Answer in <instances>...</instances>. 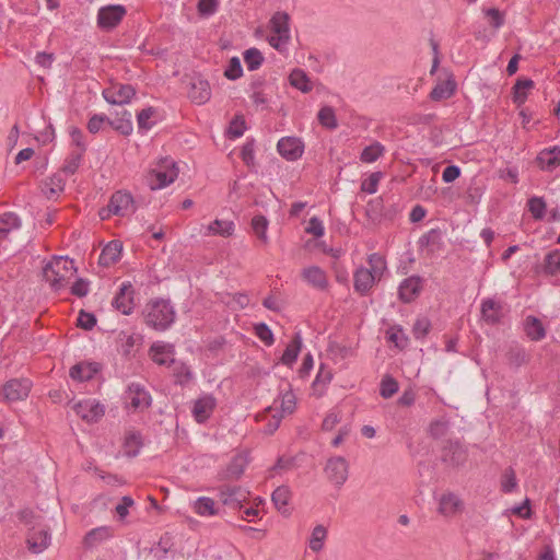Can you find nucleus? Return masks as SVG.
<instances>
[{"label": "nucleus", "instance_id": "57", "mask_svg": "<svg viewBox=\"0 0 560 560\" xmlns=\"http://www.w3.org/2000/svg\"><path fill=\"white\" fill-rule=\"evenodd\" d=\"M382 177V172H374L370 174V176L361 183V190L368 194H375Z\"/></svg>", "mask_w": 560, "mask_h": 560}, {"label": "nucleus", "instance_id": "32", "mask_svg": "<svg viewBox=\"0 0 560 560\" xmlns=\"http://www.w3.org/2000/svg\"><path fill=\"white\" fill-rule=\"evenodd\" d=\"M545 276L555 277L560 275V249H552L546 254L541 265Z\"/></svg>", "mask_w": 560, "mask_h": 560}, {"label": "nucleus", "instance_id": "22", "mask_svg": "<svg viewBox=\"0 0 560 560\" xmlns=\"http://www.w3.org/2000/svg\"><path fill=\"white\" fill-rule=\"evenodd\" d=\"M153 362L159 365H171L174 360V347L165 342H154L150 348Z\"/></svg>", "mask_w": 560, "mask_h": 560}, {"label": "nucleus", "instance_id": "26", "mask_svg": "<svg viewBox=\"0 0 560 560\" xmlns=\"http://www.w3.org/2000/svg\"><path fill=\"white\" fill-rule=\"evenodd\" d=\"M67 177L61 172L55 173L45 182L44 194L48 199L57 198L66 186Z\"/></svg>", "mask_w": 560, "mask_h": 560}, {"label": "nucleus", "instance_id": "56", "mask_svg": "<svg viewBox=\"0 0 560 560\" xmlns=\"http://www.w3.org/2000/svg\"><path fill=\"white\" fill-rule=\"evenodd\" d=\"M156 113L155 108L147 107L140 110L137 115V121L139 129L149 130L152 128L153 122L150 120Z\"/></svg>", "mask_w": 560, "mask_h": 560}, {"label": "nucleus", "instance_id": "55", "mask_svg": "<svg viewBox=\"0 0 560 560\" xmlns=\"http://www.w3.org/2000/svg\"><path fill=\"white\" fill-rule=\"evenodd\" d=\"M220 5V0H199L197 11L200 16L209 18L213 15Z\"/></svg>", "mask_w": 560, "mask_h": 560}, {"label": "nucleus", "instance_id": "13", "mask_svg": "<svg viewBox=\"0 0 560 560\" xmlns=\"http://www.w3.org/2000/svg\"><path fill=\"white\" fill-rule=\"evenodd\" d=\"M26 544L28 550L33 553L43 552L50 544V534L48 528L38 526H32L28 529Z\"/></svg>", "mask_w": 560, "mask_h": 560}, {"label": "nucleus", "instance_id": "24", "mask_svg": "<svg viewBox=\"0 0 560 560\" xmlns=\"http://www.w3.org/2000/svg\"><path fill=\"white\" fill-rule=\"evenodd\" d=\"M375 278L368 268H358L353 275L354 290L361 295H365L373 287Z\"/></svg>", "mask_w": 560, "mask_h": 560}, {"label": "nucleus", "instance_id": "4", "mask_svg": "<svg viewBox=\"0 0 560 560\" xmlns=\"http://www.w3.org/2000/svg\"><path fill=\"white\" fill-rule=\"evenodd\" d=\"M269 45L280 52L285 51L291 40L290 15L283 11L276 12L269 20Z\"/></svg>", "mask_w": 560, "mask_h": 560}, {"label": "nucleus", "instance_id": "14", "mask_svg": "<svg viewBox=\"0 0 560 560\" xmlns=\"http://www.w3.org/2000/svg\"><path fill=\"white\" fill-rule=\"evenodd\" d=\"M279 154L288 161L299 160L304 152V143L296 137H283L277 143Z\"/></svg>", "mask_w": 560, "mask_h": 560}, {"label": "nucleus", "instance_id": "20", "mask_svg": "<svg viewBox=\"0 0 560 560\" xmlns=\"http://www.w3.org/2000/svg\"><path fill=\"white\" fill-rule=\"evenodd\" d=\"M188 96L195 104H206L211 97V89L209 82L201 78L192 79Z\"/></svg>", "mask_w": 560, "mask_h": 560}, {"label": "nucleus", "instance_id": "8", "mask_svg": "<svg viewBox=\"0 0 560 560\" xmlns=\"http://www.w3.org/2000/svg\"><path fill=\"white\" fill-rule=\"evenodd\" d=\"M126 8L121 4L102 7L97 12V25L102 30H113L126 15Z\"/></svg>", "mask_w": 560, "mask_h": 560}, {"label": "nucleus", "instance_id": "28", "mask_svg": "<svg viewBox=\"0 0 560 560\" xmlns=\"http://www.w3.org/2000/svg\"><path fill=\"white\" fill-rule=\"evenodd\" d=\"M456 82L450 77L447 80L439 82L431 91L430 98L434 102L447 100L455 93Z\"/></svg>", "mask_w": 560, "mask_h": 560}, {"label": "nucleus", "instance_id": "44", "mask_svg": "<svg viewBox=\"0 0 560 560\" xmlns=\"http://www.w3.org/2000/svg\"><path fill=\"white\" fill-rule=\"evenodd\" d=\"M83 153L73 151L71 152L65 160L63 166L59 172L63 173V175L70 176L73 175L81 165Z\"/></svg>", "mask_w": 560, "mask_h": 560}, {"label": "nucleus", "instance_id": "61", "mask_svg": "<svg viewBox=\"0 0 560 560\" xmlns=\"http://www.w3.org/2000/svg\"><path fill=\"white\" fill-rule=\"evenodd\" d=\"M104 124L108 125V117L105 114H94L88 121V130L91 133H97Z\"/></svg>", "mask_w": 560, "mask_h": 560}, {"label": "nucleus", "instance_id": "58", "mask_svg": "<svg viewBox=\"0 0 560 560\" xmlns=\"http://www.w3.org/2000/svg\"><path fill=\"white\" fill-rule=\"evenodd\" d=\"M243 74V68H242V65H241V61L237 57H233L225 71H224V75L229 79V80H236L238 78H241Z\"/></svg>", "mask_w": 560, "mask_h": 560}, {"label": "nucleus", "instance_id": "35", "mask_svg": "<svg viewBox=\"0 0 560 560\" xmlns=\"http://www.w3.org/2000/svg\"><path fill=\"white\" fill-rule=\"evenodd\" d=\"M443 234L440 229H431L419 238L420 247H428L430 252H435L443 244Z\"/></svg>", "mask_w": 560, "mask_h": 560}, {"label": "nucleus", "instance_id": "6", "mask_svg": "<svg viewBox=\"0 0 560 560\" xmlns=\"http://www.w3.org/2000/svg\"><path fill=\"white\" fill-rule=\"evenodd\" d=\"M327 479L337 488L346 483L349 477V463L342 456L329 457L324 467Z\"/></svg>", "mask_w": 560, "mask_h": 560}, {"label": "nucleus", "instance_id": "42", "mask_svg": "<svg viewBox=\"0 0 560 560\" xmlns=\"http://www.w3.org/2000/svg\"><path fill=\"white\" fill-rule=\"evenodd\" d=\"M275 506L283 514L288 512L287 505L290 500V489L287 486L278 487L271 495Z\"/></svg>", "mask_w": 560, "mask_h": 560}, {"label": "nucleus", "instance_id": "59", "mask_svg": "<svg viewBox=\"0 0 560 560\" xmlns=\"http://www.w3.org/2000/svg\"><path fill=\"white\" fill-rule=\"evenodd\" d=\"M246 130L245 120L242 116H236L230 124L229 136L232 139L240 138Z\"/></svg>", "mask_w": 560, "mask_h": 560}, {"label": "nucleus", "instance_id": "64", "mask_svg": "<svg viewBox=\"0 0 560 560\" xmlns=\"http://www.w3.org/2000/svg\"><path fill=\"white\" fill-rule=\"evenodd\" d=\"M96 325V317L92 313L80 311L78 316V326L85 330H91Z\"/></svg>", "mask_w": 560, "mask_h": 560}, {"label": "nucleus", "instance_id": "50", "mask_svg": "<svg viewBox=\"0 0 560 560\" xmlns=\"http://www.w3.org/2000/svg\"><path fill=\"white\" fill-rule=\"evenodd\" d=\"M398 388L399 386L397 381L394 377L386 375L381 382L380 395L383 398L388 399L398 392Z\"/></svg>", "mask_w": 560, "mask_h": 560}, {"label": "nucleus", "instance_id": "52", "mask_svg": "<svg viewBox=\"0 0 560 560\" xmlns=\"http://www.w3.org/2000/svg\"><path fill=\"white\" fill-rule=\"evenodd\" d=\"M387 340L393 342L397 348L404 349L407 346L408 338L404 334L402 329L397 326L390 327L387 332Z\"/></svg>", "mask_w": 560, "mask_h": 560}, {"label": "nucleus", "instance_id": "19", "mask_svg": "<svg viewBox=\"0 0 560 560\" xmlns=\"http://www.w3.org/2000/svg\"><path fill=\"white\" fill-rule=\"evenodd\" d=\"M421 289L422 279L418 276H411L400 283L398 288L399 299L404 303H410L420 294Z\"/></svg>", "mask_w": 560, "mask_h": 560}, {"label": "nucleus", "instance_id": "18", "mask_svg": "<svg viewBox=\"0 0 560 560\" xmlns=\"http://www.w3.org/2000/svg\"><path fill=\"white\" fill-rule=\"evenodd\" d=\"M217 401L212 395H205L198 398L192 406L191 412L198 423H205L212 415Z\"/></svg>", "mask_w": 560, "mask_h": 560}, {"label": "nucleus", "instance_id": "63", "mask_svg": "<svg viewBox=\"0 0 560 560\" xmlns=\"http://www.w3.org/2000/svg\"><path fill=\"white\" fill-rule=\"evenodd\" d=\"M430 327H431V323L427 317L418 318L416 320V323L413 324V328H412L415 337L417 339L423 338L424 336L428 335Z\"/></svg>", "mask_w": 560, "mask_h": 560}, {"label": "nucleus", "instance_id": "36", "mask_svg": "<svg viewBox=\"0 0 560 560\" xmlns=\"http://www.w3.org/2000/svg\"><path fill=\"white\" fill-rule=\"evenodd\" d=\"M108 125L122 136H129L133 129L131 114L126 109L121 112V116H118L114 119L108 117Z\"/></svg>", "mask_w": 560, "mask_h": 560}, {"label": "nucleus", "instance_id": "29", "mask_svg": "<svg viewBox=\"0 0 560 560\" xmlns=\"http://www.w3.org/2000/svg\"><path fill=\"white\" fill-rule=\"evenodd\" d=\"M301 347H302V337H301V334L300 332H296L292 340L290 341V343L287 346L281 359H280V362L283 364V365H287V366H292L298 357H299V353L301 351Z\"/></svg>", "mask_w": 560, "mask_h": 560}, {"label": "nucleus", "instance_id": "34", "mask_svg": "<svg viewBox=\"0 0 560 560\" xmlns=\"http://www.w3.org/2000/svg\"><path fill=\"white\" fill-rule=\"evenodd\" d=\"M97 372L96 364L93 363H78L70 369V377L79 382L91 380Z\"/></svg>", "mask_w": 560, "mask_h": 560}, {"label": "nucleus", "instance_id": "41", "mask_svg": "<svg viewBox=\"0 0 560 560\" xmlns=\"http://www.w3.org/2000/svg\"><path fill=\"white\" fill-rule=\"evenodd\" d=\"M317 119L323 127L329 130L338 128L336 113L331 106H323L317 114Z\"/></svg>", "mask_w": 560, "mask_h": 560}, {"label": "nucleus", "instance_id": "46", "mask_svg": "<svg viewBox=\"0 0 560 560\" xmlns=\"http://www.w3.org/2000/svg\"><path fill=\"white\" fill-rule=\"evenodd\" d=\"M327 537V529L323 525H317L313 528L308 546L311 550L318 552L324 547V541Z\"/></svg>", "mask_w": 560, "mask_h": 560}, {"label": "nucleus", "instance_id": "39", "mask_svg": "<svg viewBox=\"0 0 560 560\" xmlns=\"http://www.w3.org/2000/svg\"><path fill=\"white\" fill-rule=\"evenodd\" d=\"M385 153V147L378 142L374 141L372 144L365 147L361 154L360 160L363 163H374Z\"/></svg>", "mask_w": 560, "mask_h": 560}, {"label": "nucleus", "instance_id": "40", "mask_svg": "<svg viewBox=\"0 0 560 560\" xmlns=\"http://www.w3.org/2000/svg\"><path fill=\"white\" fill-rule=\"evenodd\" d=\"M234 228L235 225L232 221L217 219L208 225L207 230L208 234L229 237L233 234Z\"/></svg>", "mask_w": 560, "mask_h": 560}, {"label": "nucleus", "instance_id": "5", "mask_svg": "<svg viewBox=\"0 0 560 560\" xmlns=\"http://www.w3.org/2000/svg\"><path fill=\"white\" fill-rule=\"evenodd\" d=\"M135 210L133 197L127 191H116L112 195L107 208L100 211L103 220L108 219L110 214L125 217Z\"/></svg>", "mask_w": 560, "mask_h": 560}, {"label": "nucleus", "instance_id": "27", "mask_svg": "<svg viewBox=\"0 0 560 560\" xmlns=\"http://www.w3.org/2000/svg\"><path fill=\"white\" fill-rule=\"evenodd\" d=\"M524 331L533 341H539L546 337V329L539 318L528 315L524 319Z\"/></svg>", "mask_w": 560, "mask_h": 560}, {"label": "nucleus", "instance_id": "12", "mask_svg": "<svg viewBox=\"0 0 560 560\" xmlns=\"http://www.w3.org/2000/svg\"><path fill=\"white\" fill-rule=\"evenodd\" d=\"M75 413L89 423L97 422L105 413V408L95 399H85L73 406Z\"/></svg>", "mask_w": 560, "mask_h": 560}, {"label": "nucleus", "instance_id": "16", "mask_svg": "<svg viewBox=\"0 0 560 560\" xmlns=\"http://www.w3.org/2000/svg\"><path fill=\"white\" fill-rule=\"evenodd\" d=\"M464 509V502L454 492H444L439 498L438 511L445 517H452L460 513Z\"/></svg>", "mask_w": 560, "mask_h": 560}, {"label": "nucleus", "instance_id": "31", "mask_svg": "<svg viewBox=\"0 0 560 560\" xmlns=\"http://www.w3.org/2000/svg\"><path fill=\"white\" fill-rule=\"evenodd\" d=\"M192 510L202 517L214 516L219 514V509L213 499L209 497H199L192 503Z\"/></svg>", "mask_w": 560, "mask_h": 560}, {"label": "nucleus", "instance_id": "2", "mask_svg": "<svg viewBox=\"0 0 560 560\" xmlns=\"http://www.w3.org/2000/svg\"><path fill=\"white\" fill-rule=\"evenodd\" d=\"M75 272L77 268L72 259L57 256L43 268V278L49 283L52 290L59 291L67 285L68 280Z\"/></svg>", "mask_w": 560, "mask_h": 560}, {"label": "nucleus", "instance_id": "48", "mask_svg": "<svg viewBox=\"0 0 560 560\" xmlns=\"http://www.w3.org/2000/svg\"><path fill=\"white\" fill-rule=\"evenodd\" d=\"M110 530L108 527H97L90 530L85 535V544L90 547L95 546L110 537Z\"/></svg>", "mask_w": 560, "mask_h": 560}, {"label": "nucleus", "instance_id": "45", "mask_svg": "<svg viewBox=\"0 0 560 560\" xmlns=\"http://www.w3.org/2000/svg\"><path fill=\"white\" fill-rule=\"evenodd\" d=\"M289 79L292 86L304 93L310 92L312 90L306 73L301 69H294L291 72Z\"/></svg>", "mask_w": 560, "mask_h": 560}, {"label": "nucleus", "instance_id": "62", "mask_svg": "<svg viewBox=\"0 0 560 560\" xmlns=\"http://www.w3.org/2000/svg\"><path fill=\"white\" fill-rule=\"evenodd\" d=\"M448 430V421L444 418L431 422L429 431L433 438H442Z\"/></svg>", "mask_w": 560, "mask_h": 560}, {"label": "nucleus", "instance_id": "49", "mask_svg": "<svg viewBox=\"0 0 560 560\" xmlns=\"http://www.w3.org/2000/svg\"><path fill=\"white\" fill-rule=\"evenodd\" d=\"M369 265L370 268H368V271H371V273L380 279L383 275V272L386 270V261L385 259L377 253H373L369 256Z\"/></svg>", "mask_w": 560, "mask_h": 560}, {"label": "nucleus", "instance_id": "51", "mask_svg": "<svg viewBox=\"0 0 560 560\" xmlns=\"http://www.w3.org/2000/svg\"><path fill=\"white\" fill-rule=\"evenodd\" d=\"M254 332L257 338L264 342L267 347H270L275 342V337L272 330L265 323H258L254 326Z\"/></svg>", "mask_w": 560, "mask_h": 560}, {"label": "nucleus", "instance_id": "1", "mask_svg": "<svg viewBox=\"0 0 560 560\" xmlns=\"http://www.w3.org/2000/svg\"><path fill=\"white\" fill-rule=\"evenodd\" d=\"M175 310L170 301L155 299L147 303L143 310L145 324L159 331H164L171 327L175 320Z\"/></svg>", "mask_w": 560, "mask_h": 560}, {"label": "nucleus", "instance_id": "7", "mask_svg": "<svg viewBox=\"0 0 560 560\" xmlns=\"http://www.w3.org/2000/svg\"><path fill=\"white\" fill-rule=\"evenodd\" d=\"M126 405L135 411L148 409L152 404V397L145 387L138 383H131L125 394Z\"/></svg>", "mask_w": 560, "mask_h": 560}, {"label": "nucleus", "instance_id": "43", "mask_svg": "<svg viewBox=\"0 0 560 560\" xmlns=\"http://www.w3.org/2000/svg\"><path fill=\"white\" fill-rule=\"evenodd\" d=\"M268 220L262 214H257L252 219V229L255 235L264 243L267 244L269 238L267 235Z\"/></svg>", "mask_w": 560, "mask_h": 560}, {"label": "nucleus", "instance_id": "60", "mask_svg": "<svg viewBox=\"0 0 560 560\" xmlns=\"http://www.w3.org/2000/svg\"><path fill=\"white\" fill-rule=\"evenodd\" d=\"M517 487V480L516 476L513 469L505 470L502 481H501V488L502 491L505 493L512 492Z\"/></svg>", "mask_w": 560, "mask_h": 560}, {"label": "nucleus", "instance_id": "11", "mask_svg": "<svg viewBox=\"0 0 560 560\" xmlns=\"http://www.w3.org/2000/svg\"><path fill=\"white\" fill-rule=\"evenodd\" d=\"M115 310L124 315H130L135 308V290L130 282L121 283L119 291L112 301Z\"/></svg>", "mask_w": 560, "mask_h": 560}, {"label": "nucleus", "instance_id": "10", "mask_svg": "<svg viewBox=\"0 0 560 560\" xmlns=\"http://www.w3.org/2000/svg\"><path fill=\"white\" fill-rule=\"evenodd\" d=\"M31 388L28 378H12L3 384L1 392L7 401H18L27 398Z\"/></svg>", "mask_w": 560, "mask_h": 560}, {"label": "nucleus", "instance_id": "17", "mask_svg": "<svg viewBox=\"0 0 560 560\" xmlns=\"http://www.w3.org/2000/svg\"><path fill=\"white\" fill-rule=\"evenodd\" d=\"M219 497L224 505L232 509H242V504L247 498V492L241 487L223 486L219 489Z\"/></svg>", "mask_w": 560, "mask_h": 560}, {"label": "nucleus", "instance_id": "38", "mask_svg": "<svg viewBox=\"0 0 560 560\" xmlns=\"http://www.w3.org/2000/svg\"><path fill=\"white\" fill-rule=\"evenodd\" d=\"M534 88V81L530 79H518L513 86V101L517 106L525 103L527 91Z\"/></svg>", "mask_w": 560, "mask_h": 560}, {"label": "nucleus", "instance_id": "54", "mask_svg": "<svg viewBox=\"0 0 560 560\" xmlns=\"http://www.w3.org/2000/svg\"><path fill=\"white\" fill-rule=\"evenodd\" d=\"M296 407V397L292 390H287L280 397V409L284 415H291L294 412Z\"/></svg>", "mask_w": 560, "mask_h": 560}, {"label": "nucleus", "instance_id": "37", "mask_svg": "<svg viewBox=\"0 0 560 560\" xmlns=\"http://www.w3.org/2000/svg\"><path fill=\"white\" fill-rule=\"evenodd\" d=\"M143 446L142 436L139 432H129L124 441V454L128 457H136L139 455Z\"/></svg>", "mask_w": 560, "mask_h": 560}, {"label": "nucleus", "instance_id": "21", "mask_svg": "<svg viewBox=\"0 0 560 560\" xmlns=\"http://www.w3.org/2000/svg\"><path fill=\"white\" fill-rule=\"evenodd\" d=\"M481 316L487 324H499L502 317V304L493 299L483 300L481 302Z\"/></svg>", "mask_w": 560, "mask_h": 560}, {"label": "nucleus", "instance_id": "3", "mask_svg": "<svg viewBox=\"0 0 560 560\" xmlns=\"http://www.w3.org/2000/svg\"><path fill=\"white\" fill-rule=\"evenodd\" d=\"M177 176L176 162L171 158H162L149 171L145 180L151 190H159L171 185Z\"/></svg>", "mask_w": 560, "mask_h": 560}, {"label": "nucleus", "instance_id": "47", "mask_svg": "<svg viewBox=\"0 0 560 560\" xmlns=\"http://www.w3.org/2000/svg\"><path fill=\"white\" fill-rule=\"evenodd\" d=\"M244 61L249 71H255L264 62V56L257 48H249L244 52Z\"/></svg>", "mask_w": 560, "mask_h": 560}, {"label": "nucleus", "instance_id": "33", "mask_svg": "<svg viewBox=\"0 0 560 560\" xmlns=\"http://www.w3.org/2000/svg\"><path fill=\"white\" fill-rule=\"evenodd\" d=\"M171 365L174 382L176 384L184 386L192 380L194 374L186 363L176 360H171Z\"/></svg>", "mask_w": 560, "mask_h": 560}, {"label": "nucleus", "instance_id": "9", "mask_svg": "<svg viewBox=\"0 0 560 560\" xmlns=\"http://www.w3.org/2000/svg\"><path fill=\"white\" fill-rule=\"evenodd\" d=\"M104 100L112 105L129 104L136 95V89L131 84H113L103 90Z\"/></svg>", "mask_w": 560, "mask_h": 560}, {"label": "nucleus", "instance_id": "25", "mask_svg": "<svg viewBox=\"0 0 560 560\" xmlns=\"http://www.w3.org/2000/svg\"><path fill=\"white\" fill-rule=\"evenodd\" d=\"M22 225L21 218L12 211L0 214V242L8 238L9 234L18 231Z\"/></svg>", "mask_w": 560, "mask_h": 560}, {"label": "nucleus", "instance_id": "30", "mask_svg": "<svg viewBox=\"0 0 560 560\" xmlns=\"http://www.w3.org/2000/svg\"><path fill=\"white\" fill-rule=\"evenodd\" d=\"M537 161L542 170H555L560 165V148L553 147L541 151L537 156Z\"/></svg>", "mask_w": 560, "mask_h": 560}, {"label": "nucleus", "instance_id": "15", "mask_svg": "<svg viewBox=\"0 0 560 560\" xmlns=\"http://www.w3.org/2000/svg\"><path fill=\"white\" fill-rule=\"evenodd\" d=\"M301 278L310 287L318 291H326L329 288L327 273L318 266H308L301 270Z\"/></svg>", "mask_w": 560, "mask_h": 560}, {"label": "nucleus", "instance_id": "53", "mask_svg": "<svg viewBox=\"0 0 560 560\" xmlns=\"http://www.w3.org/2000/svg\"><path fill=\"white\" fill-rule=\"evenodd\" d=\"M528 210L532 213L533 218L536 220H541L546 213V202L542 198L532 197L528 200Z\"/></svg>", "mask_w": 560, "mask_h": 560}, {"label": "nucleus", "instance_id": "23", "mask_svg": "<svg viewBox=\"0 0 560 560\" xmlns=\"http://www.w3.org/2000/svg\"><path fill=\"white\" fill-rule=\"evenodd\" d=\"M122 244L119 241L109 242L101 252L98 264L103 267H109L120 259Z\"/></svg>", "mask_w": 560, "mask_h": 560}]
</instances>
